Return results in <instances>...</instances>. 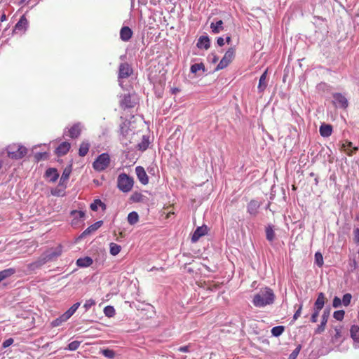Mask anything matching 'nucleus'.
I'll return each instance as SVG.
<instances>
[{
	"mask_svg": "<svg viewBox=\"0 0 359 359\" xmlns=\"http://www.w3.org/2000/svg\"><path fill=\"white\" fill-rule=\"evenodd\" d=\"M351 336L355 341L359 342V326L353 325L351 328Z\"/></svg>",
	"mask_w": 359,
	"mask_h": 359,
	"instance_id": "72a5a7b5",
	"label": "nucleus"
},
{
	"mask_svg": "<svg viewBox=\"0 0 359 359\" xmlns=\"http://www.w3.org/2000/svg\"><path fill=\"white\" fill-rule=\"evenodd\" d=\"M198 48L208 50L210 46V39L208 36H201L199 37L197 44Z\"/></svg>",
	"mask_w": 359,
	"mask_h": 359,
	"instance_id": "f3484780",
	"label": "nucleus"
},
{
	"mask_svg": "<svg viewBox=\"0 0 359 359\" xmlns=\"http://www.w3.org/2000/svg\"><path fill=\"white\" fill-rule=\"evenodd\" d=\"M149 144V137L146 136L142 137L141 142L137 144V148L141 151H145Z\"/></svg>",
	"mask_w": 359,
	"mask_h": 359,
	"instance_id": "f704fd0d",
	"label": "nucleus"
},
{
	"mask_svg": "<svg viewBox=\"0 0 359 359\" xmlns=\"http://www.w3.org/2000/svg\"><path fill=\"white\" fill-rule=\"evenodd\" d=\"M329 313H330V309H326L324 311L323 314H324V315H326V314H329Z\"/></svg>",
	"mask_w": 359,
	"mask_h": 359,
	"instance_id": "69168bd1",
	"label": "nucleus"
},
{
	"mask_svg": "<svg viewBox=\"0 0 359 359\" xmlns=\"http://www.w3.org/2000/svg\"><path fill=\"white\" fill-rule=\"evenodd\" d=\"M302 348L301 345H298L295 349L288 356V359H296L297 355H299Z\"/></svg>",
	"mask_w": 359,
	"mask_h": 359,
	"instance_id": "37998d69",
	"label": "nucleus"
},
{
	"mask_svg": "<svg viewBox=\"0 0 359 359\" xmlns=\"http://www.w3.org/2000/svg\"><path fill=\"white\" fill-rule=\"evenodd\" d=\"M103 224L102 221H97L88 226L81 235V238L86 237L90 235L91 233L97 230Z\"/></svg>",
	"mask_w": 359,
	"mask_h": 359,
	"instance_id": "2eb2a0df",
	"label": "nucleus"
},
{
	"mask_svg": "<svg viewBox=\"0 0 359 359\" xmlns=\"http://www.w3.org/2000/svg\"><path fill=\"white\" fill-rule=\"evenodd\" d=\"M94 304H95V302L93 300L89 299L86 302V303L84 304V307L86 309H88V308L91 307V306L93 305Z\"/></svg>",
	"mask_w": 359,
	"mask_h": 359,
	"instance_id": "5fc2aeb1",
	"label": "nucleus"
},
{
	"mask_svg": "<svg viewBox=\"0 0 359 359\" xmlns=\"http://www.w3.org/2000/svg\"><path fill=\"white\" fill-rule=\"evenodd\" d=\"M62 254V247L57 246L55 248H50L46 250L40 258L35 262L30 264L32 269L40 267L46 262L54 259Z\"/></svg>",
	"mask_w": 359,
	"mask_h": 359,
	"instance_id": "f03ea898",
	"label": "nucleus"
},
{
	"mask_svg": "<svg viewBox=\"0 0 359 359\" xmlns=\"http://www.w3.org/2000/svg\"><path fill=\"white\" fill-rule=\"evenodd\" d=\"M226 41L227 43H229L230 41H231V37L230 36H226Z\"/></svg>",
	"mask_w": 359,
	"mask_h": 359,
	"instance_id": "0e129e2a",
	"label": "nucleus"
},
{
	"mask_svg": "<svg viewBox=\"0 0 359 359\" xmlns=\"http://www.w3.org/2000/svg\"><path fill=\"white\" fill-rule=\"evenodd\" d=\"M133 36V31L128 27H123L120 31V38L123 41H128Z\"/></svg>",
	"mask_w": 359,
	"mask_h": 359,
	"instance_id": "dca6fc26",
	"label": "nucleus"
},
{
	"mask_svg": "<svg viewBox=\"0 0 359 359\" xmlns=\"http://www.w3.org/2000/svg\"><path fill=\"white\" fill-rule=\"evenodd\" d=\"M109 245L111 255L115 256L120 252L121 248L119 245L114 243H111Z\"/></svg>",
	"mask_w": 359,
	"mask_h": 359,
	"instance_id": "58836bf2",
	"label": "nucleus"
},
{
	"mask_svg": "<svg viewBox=\"0 0 359 359\" xmlns=\"http://www.w3.org/2000/svg\"><path fill=\"white\" fill-rule=\"evenodd\" d=\"M79 306L80 303H75L67 311H65L64 314H74Z\"/></svg>",
	"mask_w": 359,
	"mask_h": 359,
	"instance_id": "49530a36",
	"label": "nucleus"
},
{
	"mask_svg": "<svg viewBox=\"0 0 359 359\" xmlns=\"http://www.w3.org/2000/svg\"><path fill=\"white\" fill-rule=\"evenodd\" d=\"M135 172L139 181L144 185H146L149 182V178L145 170L142 166H137L135 168Z\"/></svg>",
	"mask_w": 359,
	"mask_h": 359,
	"instance_id": "f8f14e48",
	"label": "nucleus"
},
{
	"mask_svg": "<svg viewBox=\"0 0 359 359\" xmlns=\"http://www.w3.org/2000/svg\"><path fill=\"white\" fill-rule=\"evenodd\" d=\"M127 219L130 225H134L139 221V215L137 212L133 211L128 214Z\"/></svg>",
	"mask_w": 359,
	"mask_h": 359,
	"instance_id": "7c9ffc66",
	"label": "nucleus"
},
{
	"mask_svg": "<svg viewBox=\"0 0 359 359\" xmlns=\"http://www.w3.org/2000/svg\"><path fill=\"white\" fill-rule=\"evenodd\" d=\"M218 46H222L224 45V39L222 37H219L217 40Z\"/></svg>",
	"mask_w": 359,
	"mask_h": 359,
	"instance_id": "6e6d98bb",
	"label": "nucleus"
},
{
	"mask_svg": "<svg viewBox=\"0 0 359 359\" xmlns=\"http://www.w3.org/2000/svg\"><path fill=\"white\" fill-rule=\"evenodd\" d=\"M110 163V157L107 153H102L99 155L93 163L95 170L101 172L104 170Z\"/></svg>",
	"mask_w": 359,
	"mask_h": 359,
	"instance_id": "423d86ee",
	"label": "nucleus"
},
{
	"mask_svg": "<svg viewBox=\"0 0 359 359\" xmlns=\"http://www.w3.org/2000/svg\"><path fill=\"white\" fill-rule=\"evenodd\" d=\"M15 273V269L13 268H9L0 271V282Z\"/></svg>",
	"mask_w": 359,
	"mask_h": 359,
	"instance_id": "c756f323",
	"label": "nucleus"
},
{
	"mask_svg": "<svg viewBox=\"0 0 359 359\" xmlns=\"http://www.w3.org/2000/svg\"><path fill=\"white\" fill-rule=\"evenodd\" d=\"M275 295L273 290L266 287L254 296L252 302L255 306L263 307L273 303Z\"/></svg>",
	"mask_w": 359,
	"mask_h": 359,
	"instance_id": "f257e3e1",
	"label": "nucleus"
},
{
	"mask_svg": "<svg viewBox=\"0 0 359 359\" xmlns=\"http://www.w3.org/2000/svg\"><path fill=\"white\" fill-rule=\"evenodd\" d=\"M83 126L81 123L74 124L68 130H65L64 135H69L72 138H77L80 136Z\"/></svg>",
	"mask_w": 359,
	"mask_h": 359,
	"instance_id": "1a4fd4ad",
	"label": "nucleus"
},
{
	"mask_svg": "<svg viewBox=\"0 0 359 359\" xmlns=\"http://www.w3.org/2000/svg\"><path fill=\"white\" fill-rule=\"evenodd\" d=\"M284 330H285L284 326L278 325V326L273 327L271 329V332L273 337H277L280 336L283 333Z\"/></svg>",
	"mask_w": 359,
	"mask_h": 359,
	"instance_id": "c9c22d12",
	"label": "nucleus"
},
{
	"mask_svg": "<svg viewBox=\"0 0 359 359\" xmlns=\"http://www.w3.org/2000/svg\"><path fill=\"white\" fill-rule=\"evenodd\" d=\"M265 231L266 240L270 243H272L276 238V233L273 230V226L271 224L267 225L266 226Z\"/></svg>",
	"mask_w": 359,
	"mask_h": 359,
	"instance_id": "a878e982",
	"label": "nucleus"
},
{
	"mask_svg": "<svg viewBox=\"0 0 359 359\" xmlns=\"http://www.w3.org/2000/svg\"><path fill=\"white\" fill-rule=\"evenodd\" d=\"M46 177L48 179V180L51 182H55L59 177V174L57 170L55 168H48L46 171Z\"/></svg>",
	"mask_w": 359,
	"mask_h": 359,
	"instance_id": "412c9836",
	"label": "nucleus"
},
{
	"mask_svg": "<svg viewBox=\"0 0 359 359\" xmlns=\"http://www.w3.org/2000/svg\"><path fill=\"white\" fill-rule=\"evenodd\" d=\"M0 20H1V22L5 21L6 20V15L5 13H3L1 15Z\"/></svg>",
	"mask_w": 359,
	"mask_h": 359,
	"instance_id": "680f3d73",
	"label": "nucleus"
},
{
	"mask_svg": "<svg viewBox=\"0 0 359 359\" xmlns=\"http://www.w3.org/2000/svg\"><path fill=\"white\" fill-rule=\"evenodd\" d=\"M341 300L338 297H335L333 299L332 305L334 308H337L341 304Z\"/></svg>",
	"mask_w": 359,
	"mask_h": 359,
	"instance_id": "3c124183",
	"label": "nucleus"
},
{
	"mask_svg": "<svg viewBox=\"0 0 359 359\" xmlns=\"http://www.w3.org/2000/svg\"><path fill=\"white\" fill-rule=\"evenodd\" d=\"M134 184L133 178L126 173H121L117 178V187L124 193L129 192Z\"/></svg>",
	"mask_w": 359,
	"mask_h": 359,
	"instance_id": "39448f33",
	"label": "nucleus"
},
{
	"mask_svg": "<svg viewBox=\"0 0 359 359\" xmlns=\"http://www.w3.org/2000/svg\"><path fill=\"white\" fill-rule=\"evenodd\" d=\"M347 147H348V148L352 147V142H348L347 143Z\"/></svg>",
	"mask_w": 359,
	"mask_h": 359,
	"instance_id": "774afa93",
	"label": "nucleus"
},
{
	"mask_svg": "<svg viewBox=\"0 0 359 359\" xmlns=\"http://www.w3.org/2000/svg\"><path fill=\"white\" fill-rule=\"evenodd\" d=\"M130 122L125 121L121 123L119 127V140L121 143L126 146L131 142L133 135L135 134L134 131L130 129Z\"/></svg>",
	"mask_w": 359,
	"mask_h": 359,
	"instance_id": "7ed1b4c3",
	"label": "nucleus"
},
{
	"mask_svg": "<svg viewBox=\"0 0 359 359\" xmlns=\"http://www.w3.org/2000/svg\"><path fill=\"white\" fill-rule=\"evenodd\" d=\"M81 342L79 341H74L69 344L67 349L69 351H76L80 346Z\"/></svg>",
	"mask_w": 359,
	"mask_h": 359,
	"instance_id": "c03bdc74",
	"label": "nucleus"
},
{
	"mask_svg": "<svg viewBox=\"0 0 359 359\" xmlns=\"http://www.w3.org/2000/svg\"><path fill=\"white\" fill-rule=\"evenodd\" d=\"M71 215L73 217V219L72 221V225H77L80 220L83 219L85 217V212L83 211L79 210H72L71 212Z\"/></svg>",
	"mask_w": 359,
	"mask_h": 359,
	"instance_id": "6ab92c4d",
	"label": "nucleus"
},
{
	"mask_svg": "<svg viewBox=\"0 0 359 359\" xmlns=\"http://www.w3.org/2000/svg\"><path fill=\"white\" fill-rule=\"evenodd\" d=\"M89 148H90V143L88 142V141L87 140H84L83 141L81 144H80V147H79V155L80 156H85L88 151H89Z\"/></svg>",
	"mask_w": 359,
	"mask_h": 359,
	"instance_id": "bb28decb",
	"label": "nucleus"
},
{
	"mask_svg": "<svg viewBox=\"0 0 359 359\" xmlns=\"http://www.w3.org/2000/svg\"><path fill=\"white\" fill-rule=\"evenodd\" d=\"M315 261H316V264L318 266H322L323 265V255L320 252H316L315 254Z\"/></svg>",
	"mask_w": 359,
	"mask_h": 359,
	"instance_id": "79ce46f5",
	"label": "nucleus"
},
{
	"mask_svg": "<svg viewBox=\"0 0 359 359\" xmlns=\"http://www.w3.org/2000/svg\"><path fill=\"white\" fill-rule=\"evenodd\" d=\"M70 173H71V169L70 168H66L63 172H62V175L60 177V184L66 182L68 180L69 177V175H70Z\"/></svg>",
	"mask_w": 359,
	"mask_h": 359,
	"instance_id": "ea45409f",
	"label": "nucleus"
},
{
	"mask_svg": "<svg viewBox=\"0 0 359 359\" xmlns=\"http://www.w3.org/2000/svg\"><path fill=\"white\" fill-rule=\"evenodd\" d=\"M102 353L104 356L108 358H113L115 355V353L111 349H104L102 351Z\"/></svg>",
	"mask_w": 359,
	"mask_h": 359,
	"instance_id": "de8ad7c7",
	"label": "nucleus"
},
{
	"mask_svg": "<svg viewBox=\"0 0 359 359\" xmlns=\"http://www.w3.org/2000/svg\"><path fill=\"white\" fill-rule=\"evenodd\" d=\"M325 295L323 292L319 293L318 298L314 304V312L313 314H318L325 304Z\"/></svg>",
	"mask_w": 359,
	"mask_h": 359,
	"instance_id": "4468645a",
	"label": "nucleus"
},
{
	"mask_svg": "<svg viewBox=\"0 0 359 359\" xmlns=\"http://www.w3.org/2000/svg\"><path fill=\"white\" fill-rule=\"evenodd\" d=\"M208 233V227L205 225L198 226L196 228V229L194 231L192 237H191V241L193 243L197 242L199 238Z\"/></svg>",
	"mask_w": 359,
	"mask_h": 359,
	"instance_id": "ddd939ff",
	"label": "nucleus"
},
{
	"mask_svg": "<svg viewBox=\"0 0 359 359\" xmlns=\"http://www.w3.org/2000/svg\"><path fill=\"white\" fill-rule=\"evenodd\" d=\"M115 310L114 308L111 306H107L104 307V314H113L114 313Z\"/></svg>",
	"mask_w": 359,
	"mask_h": 359,
	"instance_id": "8fccbe9b",
	"label": "nucleus"
},
{
	"mask_svg": "<svg viewBox=\"0 0 359 359\" xmlns=\"http://www.w3.org/2000/svg\"><path fill=\"white\" fill-rule=\"evenodd\" d=\"M329 316H322V319L320 320V324L318 325L316 330V333L320 334L325 330V325L327 322Z\"/></svg>",
	"mask_w": 359,
	"mask_h": 359,
	"instance_id": "473e14b6",
	"label": "nucleus"
},
{
	"mask_svg": "<svg viewBox=\"0 0 359 359\" xmlns=\"http://www.w3.org/2000/svg\"><path fill=\"white\" fill-rule=\"evenodd\" d=\"M333 314H345V311L343 310L335 311Z\"/></svg>",
	"mask_w": 359,
	"mask_h": 359,
	"instance_id": "bf43d9fd",
	"label": "nucleus"
},
{
	"mask_svg": "<svg viewBox=\"0 0 359 359\" xmlns=\"http://www.w3.org/2000/svg\"><path fill=\"white\" fill-rule=\"evenodd\" d=\"M344 316H334L337 320H342Z\"/></svg>",
	"mask_w": 359,
	"mask_h": 359,
	"instance_id": "052dcab7",
	"label": "nucleus"
},
{
	"mask_svg": "<svg viewBox=\"0 0 359 359\" xmlns=\"http://www.w3.org/2000/svg\"><path fill=\"white\" fill-rule=\"evenodd\" d=\"M178 351L183 353L189 352V346H184L178 348Z\"/></svg>",
	"mask_w": 359,
	"mask_h": 359,
	"instance_id": "864d4df0",
	"label": "nucleus"
},
{
	"mask_svg": "<svg viewBox=\"0 0 359 359\" xmlns=\"http://www.w3.org/2000/svg\"><path fill=\"white\" fill-rule=\"evenodd\" d=\"M8 156L14 160L22 158L27 153V149L20 144H11L6 147Z\"/></svg>",
	"mask_w": 359,
	"mask_h": 359,
	"instance_id": "20e7f679",
	"label": "nucleus"
},
{
	"mask_svg": "<svg viewBox=\"0 0 359 359\" xmlns=\"http://www.w3.org/2000/svg\"><path fill=\"white\" fill-rule=\"evenodd\" d=\"M133 74V69L131 66L127 63L123 62L120 64L118 68V79H126Z\"/></svg>",
	"mask_w": 359,
	"mask_h": 359,
	"instance_id": "6e6552de",
	"label": "nucleus"
},
{
	"mask_svg": "<svg viewBox=\"0 0 359 359\" xmlns=\"http://www.w3.org/2000/svg\"><path fill=\"white\" fill-rule=\"evenodd\" d=\"M334 331H335V334L332 337V341L334 343H337V342L341 341V338H342L341 329L336 327L334 329Z\"/></svg>",
	"mask_w": 359,
	"mask_h": 359,
	"instance_id": "a19ab883",
	"label": "nucleus"
},
{
	"mask_svg": "<svg viewBox=\"0 0 359 359\" xmlns=\"http://www.w3.org/2000/svg\"><path fill=\"white\" fill-rule=\"evenodd\" d=\"M70 147V143L67 142H63L57 147L56 154L58 156H64L69 151Z\"/></svg>",
	"mask_w": 359,
	"mask_h": 359,
	"instance_id": "a211bd4d",
	"label": "nucleus"
},
{
	"mask_svg": "<svg viewBox=\"0 0 359 359\" xmlns=\"http://www.w3.org/2000/svg\"><path fill=\"white\" fill-rule=\"evenodd\" d=\"M260 202L257 200H252L248 205V213L256 215L260 206Z\"/></svg>",
	"mask_w": 359,
	"mask_h": 359,
	"instance_id": "4be33fe9",
	"label": "nucleus"
},
{
	"mask_svg": "<svg viewBox=\"0 0 359 359\" xmlns=\"http://www.w3.org/2000/svg\"><path fill=\"white\" fill-rule=\"evenodd\" d=\"M352 296L350 293H346L343 296V298L341 299V303L344 306L349 305L351 300Z\"/></svg>",
	"mask_w": 359,
	"mask_h": 359,
	"instance_id": "a18cd8bd",
	"label": "nucleus"
},
{
	"mask_svg": "<svg viewBox=\"0 0 359 359\" xmlns=\"http://www.w3.org/2000/svg\"><path fill=\"white\" fill-rule=\"evenodd\" d=\"M319 132L321 136L328 137L332 135V126L330 124L323 123L320 126Z\"/></svg>",
	"mask_w": 359,
	"mask_h": 359,
	"instance_id": "aec40b11",
	"label": "nucleus"
},
{
	"mask_svg": "<svg viewBox=\"0 0 359 359\" xmlns=\"http://www.w3.org/2000/svg\"><path fill=\"white\" fill-rule=\"evenodd\" d=\"M266 70L262 74L259 78V84H258V90L259 92H263L267 86L266 83Z\"/></svg>",
	"mask_w": 359,
	"mask_h": 359,
	"instance_id": "cd10ccee",
	"label": "nucleus"
},
{
	"mask_svg": "<svg viewBox=\"0 0 359 359\" xmlns=\"http://www.w3.org/2000/svg\"><path fill=\"white\" fill-rule=\"evenodd\" d=\"M223 21L219 20L215 22H212L210 24V29L213 34H219L224 30Z\"/></svg>",
	"mask_w": 359,
	"mask_h": 359,
	"instance_id": "5701e85b",
	"label": "nucleus"
},
{
	"mask_svg": "<svg viewBox=\"0 0 359 359\" xmlns=\"http://www.w3.org/2000/svg\"><path fill=\"white\" fill-rule=\"evenodd\" d=\"M99 206L102 207L103 210L106 208V205L101 200L96 199L90 204V209L93 211H97Z\"/></svg>",
	"mask_w": 359,
	"mask_h": 359,
	"instance_id": "e433bc0d",
	"label": "nucleus"
},
{
	"mask_svg": "<svg viewBox=\"0 0 359 359\" xmlns=\"http://www.w3.org/2000/svg\"><path fill=\"white\" fill-rule=\"evenodd\" d=\"M333 103L337 106L343 109H346L348 102L347 99L341 93H336L333 94Z\"/></svg>",
	"mask_w": 359,
	"mask_h": 359,
	"instance_id": "9b49d317",
	"label": "nucleus"
},
{
	"mask_svg": "<svg viewBox=\"0 0 359 359\" xmlns=\"http://www.w3.org/2000/svg\"><path fill=\"white\" fill-rule=\"evenodd\" d=\"M146 197L141 193L135 191L130 197V201L133 203L144 202Z\"/></svg>",
	"mask_w": 359,
	"mask_h": 359,
	"instance_id": "c85d7f7f",
	"label": "nucleus"
},
{
	"mask_svg": "<svg viewBox=\"0 0 359 359\" xmlns=\"http://www.w3.org/2000/svg\"><path fill=\"white\" fill-rule=\"evenodd\" d=\"M28 25V21L25 15H22L15 26L14 31H25Z\"/></svg>",
	"mask_w": 359,
	"mask_h": 359,
	"instance_id": "b1692460",
	"label": "nucleus"
},
{
	"mask_svg": "<svg viewBox=\"0 0 359 359\" xmlns=\"http://www.w3.org/2000/svg\"><path fill=\"white\" fill-rule=\"evenodd\" d=\"M93 261L90 257H81L76 260V264L79 267H88L93 264Z\"/></svg>",
	"mask_w": 359,
	"mask_h": 359,
	"instance_id": "393cba45",
	"label": "nucleus"
},
{
	"mask_svg": "<svg viewBox=\"0 0 359 359\" xmlns=\"http://www.w3.org/2000/svg\"><path fill=\"white\" fill-rule=\"evenodd\" d=\"M314 180H315V184L318 185V177L317 176L315 177Z\"/></svg>",
	"mask_w": 359,
	"mask_h": 359,
	"instance_id": "338daca9",
	"label": "nucleus"
},
{
	"mask_svg": "<svg viewBox=\"0 0 359 359\" xmlns=\"http://www.w3.org/2000/svg\"><path fill=\"white\" fill-rule=\"evenodd\" d=\"M302 310V307L299 306V309L295 311L294 314H300Z\"/></svg>",
	"mask_w": 359,
	"mask_h": 359,
	"instance_id": "e2e57ef3",
	"label": "nucleus"
},
{
	"mask_svg": "<svg viewBox=\"0 0 359 359\" xmlns=\"http://www.w3.org/2000/svg\"><path fill=\"white\" fill-rule=\"evenodd\" d=\"M136 104V101L132 98L130 94H125L120 100V105L122 109L133 108Z\"/></svg>",
	"mask_w": 359,
	"mask_h": 359,
	"instance_id": "9d476101",
	"label": "nucleus"
},
{
	"mask_svg": "<svg viewBox=\"0 0 359 359\" xmlns=\"http://www.w3.org/2000/svg\"><path fill=\"white\" fill-rule=\"evenodd\" d=\"M354 233V241L355 243H359V229H355L353 231Z\"/></svg>",
	"mask_w": 359,
	"mask_h": 359,
	"instance_id": "603ef678",
	"label": "nucleus"
},
{
	"mask_svg": "<svg viewBox=\"0 0 359 359\" xmlns=\"http://www.w3.org/2000/svg\"><path fill=\"white\" fill-rule=\"evenodd\" d=\"M199 70L205 72V66L202 62L196 63L191 66L190 71L191 73L196 74Z\"/></svg>",
	"mask_w": 359,
	"mask_h": 359,
	"instance_id": "4c0bfd02",
	"label": "nucleus"
},
{
	"mask_svg": "<svg viewBox=\"0 0 359 359\" xmlns=\"http://www.w3.org/2000/svg\"><path fill=\"white\" fill-rule=\"evenodd\" d=\"M233 57L234 49L233 48H231L225 53L224 57L217 65L216 70H220L226 67L229 65V64L232 61Z\"/></svg>",
	"mask_w": 359,
	"mask_h": 359,
	"instance_id": "0eeeda50",
	"label": "nucleus"
},
{
	"mask_svg": "<svg viewBox=\"0 0 359 359\" xmlns=\"http://www.w3.org/2000/svg\"><path fill=\"white\" fill-rule=\"evenodd\" d=\"M319 316H311V321L313 323L317 322Z\"/></svg>",
	"mask_w": 359,
	"mask_h": 359,
	"instance_id": "13d9d810",
	"label": "nucleus"
},
{
	"mask_svg": "<svg viewBox=\"0 0 359 359\" xmlns=\"http://www.w3.org/2000/svg\"><path fill=\"white\" fill-rule=\"evenodd\" d=\"M172 94H177L178 92H180V89L178 88H172L171 89Z\"/></svg>",
	"mask_w": 359,
	"mask_h": 359,
	"instance_id": "4d7b16f0",
	"label": "nucleus"
},
{
	"mask_svg": "<svg viewBox=\"0 0 359 359\" xmlns=\"http://www.w3.org/2000/svg\"><path fill=\"white\" fill-rule=\"evenodd\" d=\"M14 342V340L13 338H9V339H7L6 340H5L3 344H2V347L4 348H8L10 346H11Z\"/></svg>",
	"mask_w": 359,
	"mask_h": 359,
	"instance_id": "09e8293b",
	"label": "nucleus"
},
{
	"mask_svg": "<svg viewBox=\"0 0 359 359\" xmlns=\"http://www.w3.org/2000/svg\"><path fill=\"white\" fill-rule=\"evenodd\" d=\"M72 316H60L59 318L51 322L52 327L60 326L62 323L66 322Z\"/></svg>",
	"mask_w": 359,
	"mask_h": 359,
	"instance_id": "2f4dec72",
	"label": "nucleus"
}]
</instances>
